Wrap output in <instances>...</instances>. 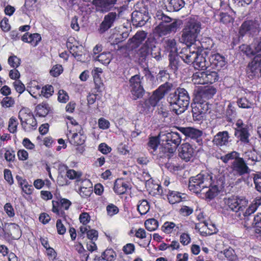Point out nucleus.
Segmentation results:
<instances>
[{
	"label": "nucleus",
	"instance_id": "f257e3e1",
	"mask_svg": "<svg viewBox=\"0 0 261 261\" xmlns=\"http://www.w3.org/2000/svg\"><path fill=\"white\" fill-rule=\"evenodd\" d=\"M212 177L207 173H199L190 178L189 188L196 194H204L206 198L211 200L219 193L217 186L210 187Z\"/></svg>",
	"mask_w": 261,
	"mask_h": 261
},
{
	"label": "nucleus",
	"instance_id": "f03ea898",
	"mask_svg": "<svg viewBox=\"0 0 261 261\" xmlns=\"http://www.w3.org/2000/svg\"><path fill=\"white\" fill-rule=\"evenodd\" d=\"M190 99L187 91L181 88H177L174 92L170 93L167 97L171 110L177 115L186 111L189 105Z\"/></svg>",
	"mask_w": 261,
	"mask_h": 261
},
{
	"label": "nucleus",
	"instance_id": "7ed1b4c3",
	"mask_svg": "<svg viewBox=\"0 0 261 261\" xmlns=\"http://www.w3.org/2000/svg\"><path fill=\"white\" fill-rule=\"evenodd\" d=\"M191 46L189 45L181 50L179 53L180 59L187 64H193L196 69L202 70L206 69L209 66L208 62L198 50H192Z\"/></svg>",
	"mask_w": 261,
	"mask_h": 261
},
{
	"label": "nucleus",
	"instance_id": "20e7f679",
	"mask_svg": "<svg viewBox=\"0 0 261 261\" xmlns=\"http://www.w3.org/2000/svg\"><path fill=\"white\" fill-rule=\"evenodd\" d=\"M155 19L160 21L156 27L157 31L160 36H165L177 32L182 24V21L177 19H172L164 14L162 11H158Z\"/></svg>",
	"mask_w": 261,
	"mask_h": 261
},
{
	"label": "nucleus",
	"instance_id": "39448f33",
	"mask_svg": "<svg viewBox=\"0 0 261 261\" xmlns=\"http://www.w3.org/2000/svg\"><path fill=\"white\" fill-rule=\"evenodd\" d=\"M201 29V23L199 21L195 18H189L181 31L180 42L187 46L193 45L196 41Z\"/></svg>",
	"mask_w": 261,
	"mask_h": 261
},
{
	"label": "nucleus",
	"instance_id": "423d86ee",
	"mask_svg": "<svg viewBox=\"0 0 261 261\" xmlns=\"http://www.w3.org/2000/svg\"><path fill=\"white\" fill-rule=\"evenodd\" d=\"M162 139V151L165 153H168L167 155L170 156L173 154L177 146L180 144L181 138L180 134L176 132L171 131L166 134L161 136Z\"/></svg>",
	"mask_w": 261,
	"mask_h": 261
},
{
	"label": "nucleus",
	"instance_id": "0eeeda50",
	"mask_svg": "<svg viewBox=\"0 0 261 261\" xmlns=\"http://www.w3.org/2000/svg\"><path fill=\"white\" fill-rule=\"evenodd\" d=\"M18 118L23 129L30 132L37 128V121L33 114L27 109H22L19 112Z\"/></svg>",
	"mask_w": 261,
	"mask_h": 261
},
{
	"label": "nucleus",
	"instance_id": "6e6552de",
	"mask_svg": "<svg viewBox=\"0 0 261 261\" xmlns=\"http://www.w3.org/2000/svg\"><path fill=\"white\" fill-rule=\"evenodd\" d=\"M143 78L140 74H136L129 80L130 91L134 100L141 98L145 94V91L142 84Z\"/></svg>",
	"mask_w": 261,
	"mask_h": 261
},
{
	"label": "nucleus",
	"instance_id": "1a4fd4ad",
	"mask_svg": "<svg viewBox=\"0 0 261 261\" xmlns=\"http://www.w3.org/2000/svg\"><path fill=\"white\" fill-rule=\"evenodd\" d=\"M234 136L242 143L248 144L250 143V134L248 125L244 123L242 120L238 119L235 123L234 127Z\"/></svg>",
	"mask_w": 261,
	"mask_h": 261
},
{
	"label": "nucleus",
	"instance_id": "9d476101",
	"mask_svg": "<svg viewBox=\"0 0 261 261\" xmlns=\"http://www.w3.org/2000/svg\"><path fill=\"white\" fill-rule=\"evenodd\" d=\"M259 26L260 23L257 19L247 20L242 24L240 29V33L242 36L249 35L253 36L259 32L260 30Z\"/></svg>",
	"mask_w": 261,
	"mask_h": 261
},
{
	"label": "nucleus",
	"instance_id": "9b49d317",
	"mask_svg": "<svg viewBox=\"0 0 261 261\" xmlns=\"http://www.w3.org/2000/svg\"><path fill=\"white\" fill-rule=\"evenodd\" d=\"M232 173L235 176H242L249 173V168L242 158L239 157L234 160L230 166Z\"/></svg>",
	"mask_w": 261,
	"mask_h": 261
},
{
	"label": "nucleus",
	"instance_id": "f8f14e48",
	"mask_svg": "<svg viewBox=\"0 0 261 261\" xmlns=\"http://www.w3.org/2000/svg\"><path fill=\"white\" fill-rule=\"evenodd\" d=\"M247 73L248 77H260L261 76V56L256 55L248 65Z\"/></svg>",
	"mask_w": 261,
	"mask_h": 261
},
{
	"label": "nucleus",
	"instance_id": "ddd939ff",
	"mask_svg": "<svg viewBox=\"0 0 261 261\" xmlns=\"http://www.w3.org/2000/svg\"><path fill=\"white\" fill-rule=\"evenodd\" d=\"M176 128L186 137L195 140L199 145L202 144V130L193 127H176Z\"/></svg>",
	"mask_w": 261,
	"mask_h": 261
},
{
	"label": "nucleus",
	"instance_id": "4468645a",
	"mask_svg": "<svg viewBox=\"0 0 261 261\" xmlns=\"http://www.w3.org/2000/svg\"><path fill=\"white\" fill-rule=\"evenodd\" d=\"M226 203L231 210L239 212L245 208L248 204V201L244 198L232 196L227 199Z\"/></svg>",
	"mask_w": 261,
	"mask_h": 261
},
{
	"label": "nucleus",
	"instance_id": "2eb2a0df",
	"mask_svg": "<svg viewBox=\"0 0 261 261\" xmlns=\"http://www.w3.org/2000/svg\"><path fill=\"white\" fill-rule=\"evenodd\" d=\"M230 138V135L227 131L219 132L214 136L212 142L218 147L228 146L231 142Z\"/></svg>",
	"mask_w": 261,
	"mask_h": 261
},
{
	"label": "nucleus",
	"instance_id": "dca6fc26",
	"mask_svg": "<svg viewBox=\"0 0 261 261\" xmlns=\"http://www.w3.org/2000/svg\"><path fill=\"white\" fill-rule=\"evenodd\" d=\"M240 219L244 221V226L246 227L253 226L255 228L256 233H261V213L255 216L253 220L251 219L252 216L243 217L241 216V213H239L238 214Z\"/></svg>",
	"mask_w": 261,
	"mask_h": 261
},
{
	"label": "nucleus",
	"instance_id": "f3484780",
	"mask_svg": "<svg viewBox=\"0 0 261 261\" xmlns=\"http://www.w3.org/2000/svg\"><path fill=\"white\" fill-rule=\"evenodd\" d=\"M119 18V14L115 12L108 13L104 17L99 28V32L103 33L111 28L114 22Z\"/></svg>",
	"mask_w": 261,
	"mask_h": 261
},
{
	"label": "nucleus",
	"instance_id": "a211bd4d",
	"mask_svg": "<svg viewBox=\"0 0 261 261\" xmlns=\"http://www.w3.org/2000/svg\"><path fill=\"white\" fill-rule=\"evenodd\" d=\"M178 151L179 158L186 162L190 161L194 156V149L188 143L182 144Z\"/></svg>",
	"mask_w": 261,
	"mask_h": 261
},
{
	"label": "nucleus",
	"instance_id": "6ab92c4d",
	"mask_svg": "<svg viewBox=\"0 0 261 261\" xmlns=\"http://www.w3.org/2000/svg\"><path fill=\"white\" fill-rule=\"evenodd\" d=\"M66 46L69 49L70 53L77 60L80 61H84L85 54L84 48L82 45H72V43L70 41V39L67 41Z\"/></svg>",
	"mask_w": 261,
	"mask_h": 261
},
{
	"label": "nucleus",
	"instance_id": "aec40b11",
	"mask_svg": "<svg viewBox=\"0 0 261 261\" xmlns=\"http://www.w3.org/2000/svg\"><path fill=\"white\" fill-rule=\"evenodd\" d=\"M216 89L213 87H206L200 90L195 95L196 99L207 101L215 94Z\"/></svg>",
	"mask_w": 261,
	"mask_h": 261
},
{
	"label": "nucleus",
	"instance_id": "412c9836",
	"mask_svg": "<svg viewBox=\"0 0 261 261\" xmlns=\"http://www.w3.org/2000/svg\"><path fill=\"white\" fill-rule=\"evenodd\" d=\"M151 42L152 39L148 38L138 50V54L142 61H146L147 57L149 55Z\"/></svg>",
	"mask_w": 261,
	"mask_h": 261
},
{
	"label": "nucleus",
	"instance_id": "4be33fe9",
	"mask_svg": "<svg viewBox=\"0 0 261 261\" xmlns=\"http://www.w3.org/2000/svg\"><path fill=\"white\" fill-rule=\"evenodd\" d=\"M209 60L212 65L217 68H221L225 65V61L224 57L219 54L211 55Z\"/></svg>",
	"mask_w": 261,
	"mask_h": 261
},
{
	"label": "nucleus",
	"instance_id": "5701e85b",
	"mask_svg": "<svg viewBox=\"0 0 261 261\" xmlns=\"http://www.w3.org/2000/svg\"><path fill=\"white\" fill-rule=\"evenodd\" d=\"M132 21L133 25L137 27H142L146 23L143 13L139 11H134L132 13Z\"/></svg>",
	"mask_w": 261,
	"mask_h": 261
},
{
	"label": "nucleus",
	"instance_id": "b1692460",
	"mask_svg": "<svg viewBox=\"0 0 261 261\" xmlns=\"http://www.w3.org/2000/svg\"><path fill=\"white\" fill-rule=\"evenodd\" d=\"M41 37L40 34L38 33L31 34L25 33L21 37V39L23 42L30 43L32 45L36 46L38 43L41 40Z\"/></svg>",
	"mask_w": 261,
	"mask_h": 261
},
{
	"label": "nucleus",
	"instance_id": "393cba45",
	"mask_svg": "<svg viewBox=\"0 0 261 261\" xmlns=\"http://www.w3.org/2000/svg\"><path fill=\"white\" fill-rule=\"evenodd\" d=\"M180 57L178 55H171L169 56V67L174 72L177 71L181 65Z\"/></svg>",
	"mask_w": 261,
	"mask_h": 261
},
{
	"label": "nucleus",
	"instance_id": "a878e982",
	"mask_svg": "<svg viewBox=\"0 0 261 261\" xmlns=\"http://www.w3.org/2000/svg\"><path fill=\"white\" fill-rule=\"evenodd\" d=\"M182 196H185L184 194H182L177 191H169L167 194L168 199L170 203L175 204L181 201L182 198H185Z\"/></svg>",
	"mask_w": 261,
	"mask_h": 261
},
{
	"label": "nucleus",
	"instance_id": "bb28decb",
	"mask_svg": "<svg viewBox=\"0 0 261 261\" xmlns=\"http://www.w3.org/2000/svg\"><path fill=\"white\" fill-rule=\"evenodd\" d=\"M192 112L194 120L196 121L201 120L202 119L204 113H203L201 110V108L200 107L199 104H198V103H196L194 101V103L192 104Z\"/></svg>",
	"mask_w": 261,
	"mask_h": 261
},
{
	"label": "nucleus",
	"instance_id": "cd10ccee",
	"mask_svg": "<svg viewBox=\"0 0 261 261\" xmlns=\"http://www.w3.org/2000/svg\"><path fill=\"white\" fill-rule=\"evenodd\" d=\"M86 138V136L81 132L75 133L72 134L70 142L74 145H81L84 143Z\"/></svg>",
	"mask_w": 261,
	"mask_h": 261
},
{
	"label": "nucleus",
	"instance_id": "c85d7f7f",
	"mask_svg": "<svg viewBox=\"0 0 261 261\" xmlns=\"http://www.w3.org/2000/svg\"><path fill=\"white\" fill-rule=\"evenodd\" d=\"M93 58L95 61L107 65L110 63L112 59V55L110 52H105L99 55L93 56Z\"/></svg>",
	"mask_w": 261,
	"mask_h": 261
},
{
	"label": "nucleus",
	"instance_id": "c756f323",
	"mask_svg": "<svg viewBox=\"0 0 261 261\" xmlns=\"http://www.w3.org/2000/svg\"><path fill=\"white\" fill-rule=\"evenodd\" d=\"M144 71V77H145L147 82L145 85L146 88L152 89L154 86V76L151 73L148 68H145Z\"/></svg>",
	"mask_w": 261,
	"mask_h": 261
},
{
	"label": "nucleus",
	"instance_id": "7c9ffc66",
	"mask_svg": "<svg viewBox=\"0 0 261 261\" xmlns=\"http://www.w3.org/2000/svg\"><path fill=\"white\" fill-rule=\"evenodd\" d=\"M149 55L156 61H159L162 59L161 48L160 47H156L154 45V41L152 39L151 43Z\"/></svg>",
	"mask_w": 261,
	"mask_h": 261
},
{
	"label": "nucleus",
	"instance_id": "2f4dec72",
	"mask_svg": "<svg viewBox=\"0 0 261 261\" xmlns=\"http://www.w3.org/2000/svg\"><path fill=\"white\" fill-rule=\"evenodd\" d=\"M152 106L149 102L148 99L144 101H141L138 106V110L141 113L144 114H148L150 111H152Z\"/></svg>",
	"mask_w": 261,
	"mask_h": 261
},
{
	"label": "nucleus",
	"instance_id": "473e14b6",
	"mask_svg": "<svg viewBox=\"0 0 261 261\" xmlns=\"http://www.w3.org/2000/svg\"><path fill=\"white\" fill-rule=\"evenodd\" d=\"M179 225L181 226V224L176 225L174 222L167 221L162 226V230L165 233L169 234L173 230L175 231L177 229H178L179 228Z\"/></svg>",
	"mask_w": 261,
	"mask_h": 261
},
{
	"label": "nucleus",
	"instance_id": "72a5a7b5",
	"mask_svg": "<svg viewBox=\"0 0 261 261\" xmlns=\"http://www.w3.org/2000/svg\"><path fill=\"white\" fill-rule=\"evenodd\" d=\"M184 0H170L168 8L170 11H178L185 6Z\"/></svg>",
	"mask_w": 261,
	"mask_h": 261
},
{
	"label": "nucleus",
	"instance_id": "f704fd0d",
	"mask_svg": "<svg viewBox=\"0 0 261 261\" xmlns=\"http://www.w3.org/2000/svg\"><path fill=\"white\" fill-rule=\"evenodd\" d=\"M233 103H229L225 111V117L227 121L231 122L237 115L236 109Z\"/></svg>",
	"mask_w": 261,
	"mask_h": 261
},
{
	"label": "nucleus",
	"instance_id": "c9c22d12",
	"mask_svg": "<svg viewBox=\"0 0 261 261\" xmlns=\"http://www.w3.org/2000/svg\"><path fill=\"white\" fill-rule=\"evenodd\" d=\"M147 34L144 31L138 32L132 38L131 40L135 45L138 46L146 39Z\"/></svg>",
	"mask_w": 261,
	"mask_h": 261
},
{
	"label": "nucleus",
	"instance_id": "e433bc0d",
	"mask_svg": "<svg viewBox=\"0 0 261 261\" xmlns=\"http://www.w3.org/2000/svg\"><path fill=\"white\" fill-rule=\"evenodd\" d=\"M205 72L198 71L192 76V81L195 84H205Z\"/></svg>",
	"mask_w": 261,
	"mask_h": 261
},
{
	"label": "nucleus",
	"instance_id": "4c0bfd02",
	"mask_svg": "<svg viewBox=\"0 0 261 261\" xmlns=\"http://www.w3.org/2000/svg\"><path fill=\"white\" fill-rule=\"evenodd\" d=\"M36 110L37 115L39 117H45L49 111V107L47 104L44 103L38 105L36 108Z\"/></svg>",
	"mask_w": 261,
	"mask_h": 261
},
{
	"label": "nucleus",
	"instance_id": "58836bf2",
	"mask_svg": "<svg viewBox=\"0 0 261 261\" xmlns=\"http://www.w3.org/2000/svg\"><path fill=\"white\" fill-rule=\"evenodd\" d=\"M205 72V84H212L218 79V74L216 71H206Z\"/></svg>",
	"mask_w": 261,
	"mask_h": 261
},
{
	"label": "nucleus",
	"instance_id": "ea45409f",
	"mask_svg": "<svg viewBox=\"0 0 261 261\" xmlns=\"http://www.w3.org/2000/svg\"><path fill=\"white\" fill-rule=\"evenodd\" d=\"M163 98V95L160 94L159 92L155 90L148 100L151 103V106L154 108Z\"/></svg>",
	"mask_w": 261,
	"mask_h": 261
},
{
	"label": "nucleus",
	"instance_id": "a19ab883",
	"mask_svg": "<svg viewBox=\"0 0 261 261\" xmlns=\"http://www.w3.org/2000/svg\"><path fill=\"white\" fill-rule=\"evenodd\" d=\"M149 205L146 200H142L139 201L137 210L142 215L146 214L149 210Z\"/></svg>",
	"mask_w": 261,
	"mask_h": 261
},
{
	"label": "nucleus",
	"instance_id": "79ce46f5",
	"mask_svg": "<svg viewBox=\"0 0 261 261\" xmlns=\"http://www.w3.org/2000/svg\"><path fill=\"white\" fill-rule=\"evenodd\" d=\"M66 175L70 179H75L76 181H80L82 173L81 172L76 171L73 169H67Z\"/></svg>",
	"mask_w": 261,
	"mask_h": 261
},
{
	"label": "nucleus",
	"instance_id": "37998d69",
	"mask_svg": "<svg viewBox=\"0 0 261 261\" xmlns=\"http://www.w3.org/2000/svg\"><path fill=\"white\" fill-rule=\"evenodd\" d=\"M172 88L173 84L172 83L166 82L161 85L156 90L159 92L160 94L163 95V97H164L165 95L171 91Z\"/></svg>",
	"mask_w": 261,
	"mask_h": 261
},
{
	"label": "nucleus",
	"instance_id": "c03bdc74",
	"mask_svg": "<svg viewBox=\"0 0 261 261\" xmlns=\"http://www.w3.org/2000/svg\"><path fill=\"white\" fill-rule=\"evenodd\" d=\"M166 49L170 52H174L176 50V43L173 39H168L164 42Z\"/></svg>",
	"mask_w": 261,
	"mask_h": 261
},
{
	"label": "nucleus",
	"instance_id": "a18cd8bd",
	"mask_svg": "<svg viewBox=\"0 0 261 261\" xmlns=\"http://www.w3.org/2000/svg\"><path fill=\"white\" fill-rule=\"evenodd\" d=\"M257 202L251 204L246 210L244 211L239 212L241 213V216L243 217L252 216V215L256 211L257 208Z\"/></svg>",
	"mask_w": 261,
	"mask_h": 261
},
{
	"label": "nucleus",
	"instance_id": "49530a36",
	"mask_svg": "<svg viewBox=\"0 0 261 261\" xmlns=\"http://www.w3.org/2000/svg\"><path fill=\"white\" fill-rule=\"evenodd\" d=\"M146 228L150 231L155 230L158 227V222L155 219H150L145 222Z\"/></svg>",
	"mask_w": 261,
	"mask_h": 261
},
{
	"label": "nucleus",
	"instance_id": "de8ad7c7",
	"mask_svg": "<svg viewBox=\"0 0 261 261\" xmlns=\"http://www.w3.org/2000/svg\"><path fill=\"white\" fill-rule=\"evenodd\" d=\"M116 254L112 249H107L102 254L101 257L107 261H113L115 259Z\"/></svg>",
	"mask_w": 261,
	"mask_h": 261
},
{
	"label": "nucleus",
	"instance_id": "09e8293b",
	"mask_svg": "<svg viewBox=\"0 0 261 261\" xmlns=\"http://www.w3.org/2000/svg\"><path fill=\"white\" fill-rule=\"evenodd\" d=\"M252 44L255 55L261 56V37L255 38Z\"/></svg>",
	"mask_w": 261,
	"mask_h": 261
},
{
	"label": "nucleus",
	"instance_id": "8fccbe9b",
	"mask_svg": "<svg viewBox=\"0 0 261 261\" xmlns=\"http://www.w3.org/2000/svg\"><path fill=\"white\" fill-rule=\"evenodd\" d=\"M239 157V153L237 151H233L224 155L222 161L224 163L227 164L229 161L233 160L234 161Z\"/></svg>",
	"mask_w": 261,
	"mask_h": 261
},
{
	"label": "nucleus",
	"instance_id": "3c124183",
	"mask_svg": "<svg viewBox=\"0 0 261 261\" xmlns=\"http://www.w3.org/2000/svg\"><path fill=\"white\" fill-rule=\"evenodd\" d=\"M240 50L244 54H246L247 56H254L255 54L253 50L252 44L251 45L247 44H242L240 46Z\"/></svg>",
	"mask_w": 261,
	"mask_h": 261
},
{
	"label": "nucleus",
	"instance_id": "603ef678",
	"mask_svg": "<svg viewBox=\"0 0 261 261\" xmlns=\"http://www.w3.org/2000/svg\"><path fill=\"white\" fill-rule=\"evenodd\" d=\"M53 93L54 88L51 85H47L43 87L41 91V95L46 98L52 95ZM39 96L41 97V94H39Z\"/></svg>",
	"mask_w": 261,
	"mask_h": 261
},
{
	"label": "nucleus",
	"instance_id": "864d4df0",
	"mask_svg": "<svg viewBox=\"0 0 261 261\" xmlns=\"http://www.w3.org/2000/svg\"><path fill=\"white\" fill-rule=\"evenodd\" d=\"M8 62L11 67L15 69L20 65L21 60L16 56L13 55L9 57Z\"/></svg>",
	"mask_w": 261,
	"mask_h": 261
},
{
	"label": "nucleus",
	"instance_id": "5fc2aeb1",
	"mask_svg": "<svg viewBox=\"0 0 261 261\" xmlns=\"http://www.w3.org/2000/svg\"><path fill=\"white\" fill-rule=\"evenodd\" d=\"M238 105L240 108L248 109L252 107L253 103L248 101L245 97L240 98L238 100Z\"/></svg>",
	"mask_w": 261,
	"mask_h": 261
},
{
	"label": "nucleus",
	"instance_id": "6e6d98bb",
	"mask_svg": "<svg viewBox=\"0 0 261 261\" xmlns=\"http://www.w3.org/2000/svg\"><path fill=\"white\" fill-rule=\"evenodd\" d=\"M18 122L17 120L14 117H11L9 121L8 129L11 133H15L17 131Z\"/></svg>",
	"mask_w": 261,
	"mask_h": 261
},
{
	"label": "nucleus",
	"instance_id": "4d7b16f0",
	"mask_svg": "<svg viewBox=\"0 0 261 261\" xmlns=\"http://www.w3.org/2000/svg\"><path fill=\"white\" fill-rule=\"evenodd\" d=\"M16 179L18 181L19 185L21 187V188L23 192H24L27 194H30L31 193L32 191L30 189V188H29V191H27L26 190H24V188H27L28 185L27 184V181L25 179H23L22 177L17 175L16 176Z\"/></svg>",
	"mask_w": 261,
	"mask_h": 261
},
{
	"label": "nucleus",
	"instance_id": "13d9d810",
	"mask_svg": "<svg viewBox=\"0 0 261 261\" xmlns=\"http://www.w3.org/2000/svg\"><path fill=\"white\" fill-rule=\"evenodd\" d=\"M106 210L107 214L110 217L113 216L119 212L118 207L112 203L109 204L107 206Z\"/></svg>",
	"mask_w": 261,
	"mask_h": 261
},
{
	"label": "nucleus",
	"instance_id": "bf43d9fd",
	"mask_svg": "<svg viewBox=\"0 0 261 261\" xmlns=\"http://www.w3.org/2000/svg\"><path fill=\"white\" fill-rule=\"evenodd\" d=\"M219 19L220 22L224 24L230 23L233 21V18L225 13H221L219 15Z\"/></svg>",
	"mask_w": 261,
	"mask_h": 261
},
{
	"label": "nucleus",
	"instance_id": "052dcab7",
	"mask_svg": "<svg viewBox=\"0 0 261 261\" xmlns=\"http://www.w3.org/2000/svg\"><path fill=\"white\" fill-rule=\"evenodd\" d=\"M201 45L203 49H210L213 46L214 42L211 38H205L202 39Z\"/></svg>",
	"mask_w": 261,
	"mask_h": 261
},
{
	"label": "nucleus",
	"instance_id": "680f3d73",
	"mask_svg": "<svg viewBox=\"0 0 261 261\" xmlns=\"http://www.w3.org/2000/svg\"><path fill=\"white\" fill-rule=\"evenodd\" d=\"M159 141L158 138L155 137L150 138L149 141L148 143V146L149 149H151L153 151L156 150L158 148Z\"/></svg>",
	"mask_w": 261,
	"mask_h": 261
},
{
	"label": "nucleus",
	"instance_id": "e2e57ef3",
	"mask_svg": "<svg viewBox=\"0 0 261 261\" xmlns=\"http://www.w3.org/2000/svg\"><path fill=\"white\" fill-rule=\"evenodd\" d=\"M253 181L255 189L257 191L261 193V172L254 175Z\"/></svg>",
	"mask_w": 261,
	"mask_h": 261
},
{
	"label": "nucleus",
	"instance_id": "0e129e2a",
	"mask_svg": "<svg viewBox=\"0 0 261 261\" xmlns=\"http://www.w3.org/2000/svg\"><path fill=\"white\" fill-rule=\"evenodd\" d=\"M256 152L255 148H253L252 151L246 152V156L248 158L249 160L253 162H259L261 160L260 156H257L254 154V152Z\"/></svg>",
	"mask_w": 261,
	"mask_h": 261
},
{
	"label": "nucleus",
	"instance_id": "69168bd1",
	"mask_svg": "<svg viewBox=\"0 0 261 261\" xmlns=\"http://www.w3.org/2000/svg\"><path fill=\"white\" fill-rule=\"evenodd\" d=\"M63 71V67L61 65H56L53 67L50 71L51 75L54 77L59 76Z\"/></svg>",
	"mask_w": 261,
	"mask_h": 261
},
{
	"label": "nucleus",
	"instance_id": "338daca9",
	"mask_svg": "<svg viewBox=\"0 0 261 261\" xmlns=\"http://www.w3.org/2000/svg\"><path fill=\"white\" fill-rule=\"evenodd\" d=\"M1 103L4 107L9 108L13 106L14 101L12 97L6 96L3 99Z\"/></svg>",
	"mask_w": 261,
	"mask_h": 261
},
{
	"label": "nucleus",
	"instance_id": "774afa93",
	"mask_svg": "<svg viewBox=\"0 0 261 261\" xmlns=\"http://www.w3.org/2000/svg\"><path fill=\"white\" fill-rule=\"evenodd\" d=\"M13 85L16 91L19 94H21L25 90V86L19 80H16Z\"/></svg>",
	"mask_w": 261,
	"mask_h": 261
}]
</instances>
